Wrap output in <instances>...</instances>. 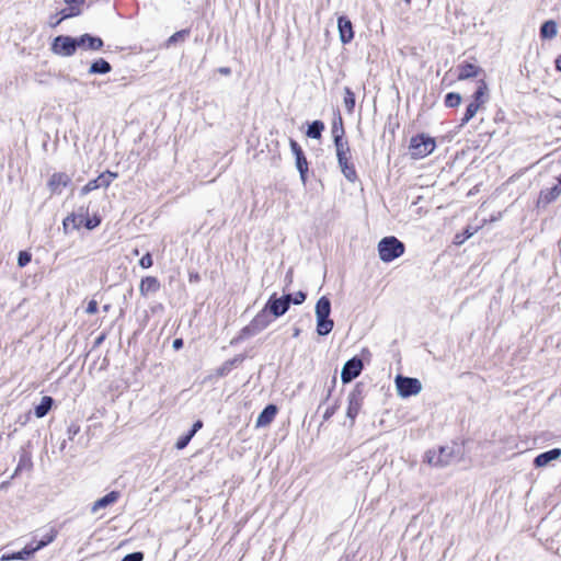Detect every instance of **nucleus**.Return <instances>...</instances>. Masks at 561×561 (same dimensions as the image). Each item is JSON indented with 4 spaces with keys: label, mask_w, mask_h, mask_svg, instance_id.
<instances>
[{
    "label": "nucleus",
    "mask_w": 561,
    "mask_h": 561,
    "mask_svg": "<svg viewBox=\"0 0 561 561\" xmlns=\"http://www.w3.org/2000/svg\"><path fill=\"white\" fill-rule=\"evenodd\" d=\"M363 369V363L358 358H352L347 360L341 373V378L343 382H350L354 378H356Z\"/></svg>",
    "instance_id": "obj_11"
},
{
    "label": "nucleus",
    "mask_w": 561,
    "mask_h": 561,
    "mask_svg": "<svg viewBox=\"0 0 561 561\" xmlns=\"http://www.w3.org/2000/svg\"><path fill=\"white\" fill-rule=\"evenodd\" d=\"M153 264V261H152V257H151V254L150 253H146L139 261V265L142 267V268H149L151 267Z\"/></svg>",
    "instance_id": "obj_39"
},
{
    "label": "nucleus",
    "mask_w": 561,
    "mask_h": 561,
    "mask_svg": "<svg viewBox=\"0 0 561 561\" xmlns=\"http://www.w3.org/2000/svg\"><path fill=\"white\" fill-rule=\"evenodd\" d=\"M489 100V88L484 80H479L478 88L476 92L473 93V101L474 103H478L479 105H483Z\"/></svg>",
    "instance_id": "obj_27"
},
{
    "label": "nucleus",
    "mask_w": 561,
    "mask_h": 561,
    "mask_svg": "<svg viewBox=\"0 0 561 561\" xmlns=\"http://www.w3.org/2000/svg\"><path fill=\"white\" fill-rule=\"evenodd\" d=\"M277 408L274 404H268L265 409L260 413L256 419V427H265L272 423L274 417L276 416Z\"/></svg>",
    "instance_id": "obj_20"
},
{
    "label": "nucleus",
    "mask_w": 561,
    "mask_h": 561,
    "mask_svg": "<svg viewBox=\"0 0 561 561\" xmlns=\"http://www.w3.org/2000/svg\"><path fill=\"white\" fill-rule=\"evenodd\" d=\"M78 47V37L59 35L54 39L50 49L55 55L70 57Z\"/></svg>",
    "instance_id": "obj_4"
},
{
    "label": "nucleus",
    "mask_w": 561,
    "mask_h": 561,
    "mask_svg": "<svg viewBox=\"0 0 561 561\" xmlns=\"http://www.w3.org/2000/svg\"><path fill=\"white\" fill-rule=\"evenodd\" d=\"M473 234V232H471L469 229H466L465 233H463V237H460V236H456V242L457 243H462L466 239L470 238L471 236Z\"/></svg>",
    "instance_id": "obj_47"
},
{
    "label": "nucleus",
    "mask_w": 561,
    "mask_h": 561,
    "mask_svg": "<svg viewBox=\"0 0 561 561\" xmlns=\"http://www.w3.org/2000/svg\"><path fill=\"white\" fill-rule=\"evenodd\" d=\"M68 8L60 11L61 16L55 22L51 23V26L55 27L62 20L77 16L81 13L80 5L84 3L85 0H64Z\"/></svg>",
    "instance_id": "obj_14"
},
{
    "label": "nucleus",
    "mask_w": 561,
    "mask_h": 561,
    "mask_svg": "<svg viewBox=\"0 0 561 561\" xmlns=\"http://www.w3.org/2000/svg\"><path fill=\"white\" fill-rule=\"evenodd\" d=\"M193 436H190V433L186 434L185 436H182L178 439L176 444H175V447L178 449H183L184 447L187 446V444L190 443V440L192 439Z\"/></svg>",
    "instance_id": "obj_41"
},
{
    "label": "nucleus",
    "mask_w": 561,
    "mask_h": 561,
    "mask_svg": "<svg viewBox=\"0 0 561 561\" xmlns=\"http://www.w3.org/2000/svg\"><path fill=\"white\" fill-rule=\"evenodd\" d=\"M404 244L396 237H385L378 243V253L382 262L389 263L404 253Z\"/></svg>",
    "instance_id": "obj_2"
},
{
    "label": "nucleus",
    "mask_w": 561,
    "mask_h": 561,
    "mask_svg": "<svg viewBox=\"0 0 561 561\" xmlns=\"http://www.w3.org/2000/svg\"><path fill=\"white\" fill-rule=\"evenodd\" d=\"M50 20H53V21H50V23H49V24L51 25V23H55L58 19H54V16H50Z\"/></svg>",
    "instance_id": "obj_55"
},
{
    "label": "nucleus",
    "mask_w": 561,
    "mask_h": 561,
    "mask_svg": "<svg viewBox=\"0 0 561 561\" xmlns=\"http://www.w3.org/2000/svg\"><path fill=\"white\" fill-rule=\"evenodd\" d=\"M34 553L33 542L27 543L21 551L3 554L0 561L27 560Z\"/></svg>",
    "instance_id": "obj_26"
},
{
    "label": "nucleus",
    "mask_w": 561,
    "mask_h": 561,
    "mask_svg": "<svg viewBox=\"0 0 561 561\" xmlns=\"http://www.w3.org/2000/svg\"><path fill=\"white\" fill-rule=\"evenodd\" d=\"M174 350H180L183 346L182 339H175L172 344Z\"/></svg>",
    "instance_id": "obj_49"
},
{
    "label": "nucleus",
    "mask_w": 561,
    "mask_h": 561,
    "mask_svg": "<svg viewBox=\"0 0 561 561\" xmlns=\"http://www.w3.org/2000/svg\"><path fill=\"white\" fill-rule=\"evenodd\" d=\"M317 333L319 335H328L334 327L333 320L330 319L331 301L328 297H321L316 304Z\"/></svg>",
    "instance_id": "obj_1"
},
{
    "label": "nucleus",
    "mask_w": 561,
    "mask_h": 561,
    "mask_svg": "<svg viewBox=\"0 0 561 561\" xmlns=\"http://www.w3.org/2000/svg\"><path fill=\"white\" fill-rule=\"evenodd\" d=\"M556 68L561 71V55L556 59Z\"/></svg>",
    "instance_id": "obj_53"
},
{
    "label": "nucleus",
    "mask_w": 561,
    "mask_h": 561,
    "mask_svg": "<svg viewBox=\"0 0 561 561\" xmlns=\"http://www.w3.org/2000/svg\"><path fill=\"white\" fill-rule=\"evenodd\" d=\"M557 33V23L552 20L546 21L540 27V36L545 39H551L556 37Z\"/></svg>",
    "instance_id": "obj_30"
},
{
    "label": "nucleus",
    "mask_w": 561,
    "mask_h": 561,
    "mask_svg": "<svg viewBox=\"0 0 561 561\" xmlns=\"http://www.w3.org/2000/svg\"><path fill=\"white\" fill-rule=\"evenodd\" d=\"M480 107H481V105H479L478 103H474V102H471L470 104H468V106L466 108V113L461 119V126L466 125L471 118H473Z\"/></svg>",
    "instance_id": "obj_33"
},
{
    "label": "nucleus",
    "mask_w": 561,
    "mask_h": 561,
    "mask_svg": "<svg viewBox=\"0 0 561 561\" xmlns=\"http://www.w3.org/2000/svg\"><path fill=\"white\" fill-rule=\"evenodd\" d=\"M32 468V460L28 454L23 453L20 456V460L18 463V467L14 470V473L11 476V479H13L15 476H18L23 469H31Z\"/></svg>",
    "instance_id": "obj_32"
},
{
    "label": "nucleus",
    "mask_w": 561,
    "mask_h": 561,
    "mask_svg": "<svg viewBox=\"0 0 561 561\" xmlns=\"http://www.w3.org/2000/svg\"><path fill=\"white\" fill-rule=\"evenodd\" d=\"M337 28H339L340 38H341L342 43L346 44L353 39V37H354L353 26H352V22L347 18H345V16L339 18Z\"/></svg>",
    "instance_id": "obj_18"
},
{
    "label": "nucleus",
    "mask_w": 561,
    "mask_h": 561,
    "mask_svg": "<svg viewBox=\"0 0 561 561\" xmlns=\"http://www.w3.org/2000/svg\"><path fill=\"white\" fill-rule=\"evenodd\" d=\"M347 401H348V407H347V417H350L352 421L355 420V417L357 416L360 408H362V403H363V398L360 396V391L359 390H353L352 392L348 393V397H347Z\"/></svg>",
    "instance_id": "obj_15"
},
{
    "label": "nucleus",
    "mask_w": 561,
    "mask_h": 561,
    "mask_svg": "<svg viewBox=\"0 0 561 561\" xmlns=\"http://www.w3.org/2000/svg\"><path fill=\"white\" fill-rule=\"evenodd\" d=\"M31 262V254L25 251H21L18 257V264L23 267Z\"/></svg>",
    "instance_id": "obj_38"
},
{
    "label": "nucleus",
    "mask_w": 561,
    "mask_h": 561,
    "mask_svg": "<svg viewBox=\"0 0 561 561\" xmlns=\"http://www.w3.org/2000/svg\"><path fill=\"white\" fill-rule=\"evenodd\" d=\"M54 403V400L51 397L45 396L42 398L41 403L35 407L34 413L36 417L42 419L44 417L49 410L51 409Z\"/></svg>",
    "instance_id": "obj_28"
},
{
    "label": "nucleus",
    "mask_w": 561,
    "mask_h": 561,
    "mask_svg": "<svg viewBox=\"0 0 561 561\" xmlns=\"http://www.w3.org/2000/svg\"><path fill=\"white\" fill-rule=\"evenodd\" d=\"M436 147L434 138L425 135H416L410 141V154L414 159H422L434 151Z\"/></svg>",
    "instance_id": "obj_3"
},
{
    "label": "nucleus",
    "mask_w": 561,
    "mask_h": 561,
    "mask_svg": "<svg viewBox=\"0 0 561 561\" xmlns=\"http://www.w3.org/2000/svg\"><path fill=\"white\" fill-rule=\"evenodd\" d=\"M291 304V295L286 294L282 297H276V294H273L268 301L265 305V310L271 312L275 318L284 316L289 306Z\"/></svg>",
    "instance_id": "obj_7"
},
{
    "label": "nucleus",
    "mask_w": 561,
    "mask_h": 561,
    "mask_svg": "<svg viewBox=\"0 0 561 561\" xmlns=\"http://www.w3.org/2000/svg\"><path fill=\"white\" fill-rule=\"evenodd\" d=\"M186 34V31H180V32H176L174 33L170 38H169V43H175L176 41H179L180 38H183Z\"/></svg>",
    "instance_id": "obj_46"
},
{
    "label": "nucleus",
    "mask_w": 561,
    "mask_h": 561,
    "mask_svg": "<svg viewBox=\"0 0 561 561\" xmlns=\"http://www.w3.org/2000/svg\"><path fill=\"white\" fill-rule=\"evenodd\" d=\"M50 20H53V21H50V23H49V24L51 25V23H55L58 19H54V16H50Z\"/></svg>",
    "instance_id": "obj_56"
},
{
    "label": "nucleus",
    "mask_w": 561,
    "mask_h": 561,
    "mask_svg": "<svg viewBox=\"0 0 561 561\" xmlns=\"http://www.w3.org/2000/svg\"><path fill=\"white\" fill-rule=\"evenodd\" d=\"M160 289V283L154 276H147L141 279L139 291L142 296H148L150 294H154Z\"/></svg>",
    "instance_id": "obj_21"
},
{
    "label": "nucleus",
    "mask_w": 561,
    "mask_h": 561,
    "mask_svg": "<svg viewBox=\"0 0 561 561\" xmlns=\"http://www.w3.org/2000/svg\"><path fill=\"white\" fill-rule=\"evenodd\" d=\"M560 456H561V449L560 448H553V449H551L549 451H546V453H542V454L538 455L535 458V460H534V465L537 468L546 467L552 460L559 459Z\"/></svg>",
    "instance_id": "obj_22"
},
{
    "label": "nucleus",
    "mask_w": 561,
    "mask_h": 561,
    "mask_svg": "<svg viewBox=\"0 0 561 561\" xmlns=\"http://www.w3.org/2000/svg\"><path fill=\"white\" fill-rule=\"evenodd\" d=\"M270 323L271 319L267 316V310H265L264 308L253 318L249 325L242 329V335L250 336L257 334L259 332L267 328Z\"/></svg>",
    "instance_id": "obj_8"
},
{
    "label": "nucleus",
    "mask_w": 561,
    "mask_h": 561,
    "mask_svg": "<svg viewBox=\"0 0 561 561\" xmlns=\"http://www.w3.org/2000/svg\"><path fill=\"white\" fill-rule=\"evenodd\" d=\"M219 72L225 76H228V75H230L231 71H230V68L221 67V68H219Z\"/></svg>",
    "instance_id": "obj_51"
},
{
    "label": "nucleus",
    "mask_w": 561,
    "mask_h": 561,
    "mask_svg": "<svg viewBox=\"0 0 561 561\" xmlns=\"http://www.w3.org/2000/svg\"><path fill=\"white\" fill-rule=\"evenodd\" d=\"M203 427V422L202 421H196L194 424H193V427L192 430L188 432L190 433V436H194L196 434V432L198 430H201Z\"/></svg>",
    "instance_id": "obj_48"
},
{
    "label": "nucleus",
    "mask_w": 561,
    "mask_h": 561,
    "mask_svg": "<svg viewBox=\"0 0 561 561\" xmlns=\"http://www.w3.org/2000/svg\"><path fill=\"white\" fill-rule=\"evenodd\" d=\"M324 129V124L320 121L311 123L307 130V136L313 139H319Z\"/></svg>",
    "instance_id": "obj_31"
},
{
    "label": "nucleus",
    "mask_w": 561,
    "mask_h": 561,
    "mask_svg": "<svg viewBox=\"0 0 561 561\" xmlns=\"http://www.w3.org/2000/svg\"><path fill=\"white\" fill-rule=\"evenodd\" d=\"M121 496V493L118 491H111L105 496L96 500L93 505L91 506V513L95 514L100 510H103L110 505L115 504Z\"/></svg>",
    "instance_id": "obj_17"
},
{
    "label": "nucleus",
    "mask_w": 561,
    "mask_h": 561,
    "mask_svg": "<svg viewBox=\"0 0 561 561\" xmlns=\"http://www.w3.org/2000/svg\"><path fill=\"white\" fill-rule=\"evenodd\" d=\"M58 535V531L55 527H49L45 534H43L41 536V539L35 541V540H32L31 542H33V549H34V553L41 549H43L44 547L48 546L49 543H51L56 537Z\"/></svg>",
    "instance_id": "obj_23"
},
{
    "label": "nucleus",
    "mask_w": 561,
    "mask_h": 561,
    "mask_svg": "<svg viewBox=\"0 0 561 561\" xmlns=\"http://www.w3.org/2000/svg\"><path fill=\"white\" fill-rule=\"evenodd\" d=\"M87 313L89 314H94L98 312V302L95 300H91L89 301L88 306H87V309H85Z\"/></svg>",
    "instance_id": "obj_44"
},
{
    "label": "nucleus",
    "mask_w": 561,
    "mask_h": 561,
    "mask_svg": "<svg viewBox=\"0 0 561 561\" xmlns=\"http://www.w3.org/2000/svg\"><path fill=\"white\" fill-rule=\"evenodd\" d=\"M70 181V176L64 172L54 173L48 180V187L53 194H60Z\"/></svg>",
    "instance_id": "obj_12"
},
{
    "label": "nucleus",
    "mask_w": 561,
    "mask_h": 561,
    "mask_svg": "<svg viewBox=\"0 0 561 561\" xmlns=\"http://www.w3.org/2000/svg\"><path fill=\"white\" fill-rule=\"evenodd\" d=\"M286 280H287V283L293 282V270L291 268L286 274Z\"/></svg>",
    "instance_id": "obj_52"
},
{
    "label": "nucleus",
    "mask_w": 561,
    "mask_h": 561,
    "mask_svg": "<svg viewBox=\"0 0 561 561\" xmlns=\"http://www.w3.org/2000/svg\"><path fill=\"white\" fill-rule=\"evenodd\" d=\"M100 224V219L98 218H93V219H87L85 222H84V226L91 230L93 228H95L96 226H99Z\"/></svg>",
    "instance_id": "obj_45"
},
{
    "label": "nucleus",
    "mask_w": 561,
    "mask_h": 561,
    "mask_svg": "<svg viewBox=\"0 0 561 561\" xmlns=\"http://www.w3.org/2000/svg\"><path fill=\"white\" fill-rule=\"evenodd\" d=\"M83 217L82 216H78V215H75V214H71L69 216H67L64 220V228L67 229L70 225L72 226V228H79L82 224H83Z\"/></svg>",
    "instance_id": "obj_34"
},
{
    "label": "nucleus",
    "mask_w": 561,
    "mask_h": 561,
    "mask_svg": "<svg viewBox=\"0 0 561 561\" xmlns=\"http://www.w3.org/2000/svg\"><path fill=\"white\" fill-rule=\"evenodd\" d=\"M480 72H482V69L473 64L465 62L458 66L459 80L477 77Z\"/></svg>",
    "instance_id": "obj_25"
},
{
    "label": "nucleus",
    "mask_w": 561,
    "mask_h": 561,
    "mask_svg": "<svg viewBox=\"0 0 561 561\" xmlns=\"http://www.w3.org/2000/svg\"><path fill=\"white\" fill-rule=\"evenodd\" d=\"M238 362L237 358L234 359H231V360H227L218 369H217V375L222 377V376H226L227 374L230 373V370L232 369L233 365Z\"/></svg>",
    "instance_id": "obj_37"
},
{
    "label": "nucleus",
    "mask_w": 561,
    "mask_h": 561,
    "mask_svg": "<svg viewBox=\"0 0 561 561\" xmlns=\"http://www.w3.org/2000/svg\"><path fill=\"white\" fill-rule=\"evenodd\" d=\"M116 176H117L116 173H112L110 171L104 172V173L100 174L96 179L89 181L81 188V194L82 195H87L90 192H92L94 190H98L100 187L106 188V187L110 186V184L112 183L113 179H115Z\"/></svg>",
    "instance_id": "obj_10"
},
{
    "label": "nucleus",
    "mask_w": 561,
    "mask_h": 561,
    "mask_svg": "<svg viewBox=\"0 0 561 561\" xmlns=\"http://www.w3.org/2000/svg\"><path fill=\"white\" fill-rule=\"evenodd\" d=\"M306 293L304 291H297L295 296L291 295V304L294 305H301L306 300Z\"/></svg>",
    "instance_id": "obj_40"
},
{
    "label": "nucleus",
    "mask_w": 561,
    "mask_h": 561,
    "mask_svg": "<svg viewBox=\"0 0 561 561\" xmlns=\"http://www.w3.org/2000/svg\"><path fill=\"white\" fill-rule=\"evenodd\" d=\"M111 70H112V67H111L110 62L106 61L103 58H99L98 60H95L94 62L91 64L90 69H89V73H91V75H96V73L105 75V73H108Z\"/></svg>",
    "instance_id": "obj_29"
},
{
    "label": "nucleus",
    "mask_w": 561,
    "mask_h": 561,
    "mask_svg": "<svg viewBox=\"0 0 561 561\" xmlns=\"http://www.w3.org/2000/svg\"><path fill=\"white\" fill-rule=\"evenodd\" d=\"M299 334H300V329H299V328H295V329H294L293 336H294V337H297V336H299Z\"/></svg>",
    "instance_id": "obj_54"
},
{
    "label": "nucleus",
    "mask_w": 561,
    "mask_h": 561,
    "mask_svg": "<svg viewBox=\"0 0 561 561\" xmlns=\"http://www.w3.org/2000/svg\"><path fill=\"white\" fill-rule=\"evenodd\" d=\"M332 133L334 135V145L336 150V157L341 154H348L351 153V149L348 146V142L343 139V128H341L340 133L337 127L334 125L332 128Z\"/></svg>",
    "instance_id": "obj_19"
},
{
    "label": "nucleus",
    "mask_w": 561,
    "mask_h": 561,
    "mask_svg": "<svg viewBox=\"0 0 561 561\" xmlns=\"http://www.w3.org/2000/svg\"><path fill=\"white\" fill-rule=\"evenodd\" d=\"M396 387L398 394L402 398L416 396L422 390V383L419 379L403 377L401 375L396 377Z\"/></svg>",
    "instance_id": "obj_6"
},
{
    "label": "nucleus",
    "mask_w": 561,
    "mask_h": 561,
    "mask_svg": "<svg viewBox=\"0 0 561 561\" xmlns=\"http://www.w3.org/2000/svg\"><path fill=\"white\" fill-rule=\"evenodd\" d=\"M453 460V449L449 447H439L438 450H427L424 456V462L431 467L443 468Z\"/></svg>",
    "instance_id": "obj_5"
},
{
    "label": "nucleus",
    "mask_w": 561,
    "mask_h": 561,
    "mask_svg": "<svg viewBox=\"0 0 561 561\" xmlns=\"http://www.w3.org/2000/svg\"><path fill=\"white\" fill-rule=\"evenodd\" d=\"M337 409H339V405L336 403L331 407H328L322 416L323 421L330 420L334 415V413L336 412Z\"/></svg>",
    "instance_id": "obj_42"
},
{
    "label": "nucleus",
    "mask_w": 561,
    "mask_h": 561,
    "mask_svg": "<svg viewBox=\"0 0 561 561\" xmlns=\"http://www.w3.org/2000/svg\"><path fill=\"white\" fill-rule=\"evenodd\" d=\"M461 103V96L458 93L450 92L445 98V104L448 107H456Z\"/></svg>",
    "instance_id": "obj_36"
},
{
    "label": "nucleus",
    "mask_w": 561,
    "mask_h": 561,
    "mask_svg": "<svg viewBox=\"0 0 561 561\" xmlns=\"http://www.w3.org/2000/svg\"><path fill=\"white\" fill-rule=\"evenodd\" d=\"M337 162L343 175L352 183L357 180L354 164L351 162V153L337 156Z\"/></svg>",
    "instance_id": "obj_13"
},
{
    "label": "nucleus",
    "mask_w": 561,
    "mask_h": 561,
    "mask_svg": "<svg viewBox=\"0 0 561 561\" xmlns=\"http://www.w3.org/2000/svg\"><path fill=\"white\" fill-rule=\"evenodd\" d=\"M407 3H410L411 0H404Z\"/></svg>",
    "instance_id": "obj_58"
},
{
    "label": "nucleus",
    "mask_w": 561,
    "mask_h": 561,
    "mask_svg": "<svg viewBox=\"0 0 561 561\" xmlns=\"http://www.w3.org/2000/svg\"><path fill=\"white\" fill-rule=\"evenodd\" d=\"M344 105L348 113H352L355 106V94L347 87L344 89Z\"/></svg>",
    "instance_id": "obj_35"
},
{
    "label": "nucleus",
    "mask_w": 561,
    "mask_h": 561,
    "mask_svg": "<svg viewBox=\"0 0 561 561\" xmlns=\"http://www.w3.org/2000/svg\"><path fill=\"white\" fill-rule=\"evenodd\" d=\"M144 554L141 552H133L123 558L122 561H142Z\"/></svg>",
    "instance_id": "obj_43"
},
{
    "label": "nucleus",
    "mask_w": 561,
    "mask_h": 561,
    "mask_svg": "<svg viewBox=\"0 0 561 561\" xmlns=\"http://www.w3.org/2000/svg\"><path fill=\"white\" fill-rule=\"evenodd\" d=\"M561 194V175L558 178L557 183L547 190H542L540 192L539 198H538V205H547L551 202L556 201L559 195Z\"/></svg>",
    "instance_id": "obj_16"
},
{
    "label": "nucleus",
    "mask_w": 561,
    "mask_h": 561,
    "mask_svg": "<svg viewBox=\"0 0 561 561\" xmlns=\"http://www.w3.org/2000/svg\"><path fill=\"white\" fill-rule=\"evenodd\" d=\"M289 145H290L291 152L295 156L296 168L299 171L300 180H301L302 184H306L307 172H308L307 158L305 157V153L297 141H295L294 139H290Z\"/></svg>",
    "instance_id": "obj_9"
},
{
    "label": "nucleus",
    "mask_w": 561,
    "mask_h": 561,
    "mask_svg": "<svg viewBox=\"0 0 561 561\" xmlns=\"http://www.w3.org/2000/svg\"><path fill=\"white\" fill-rule=\"evenodd\" d=\"M108 308H110V306H107V305H106V306H104V310H105V311H107V310H108Z\"/></svg>",
    "instance_id": "obj_57"
},
{
    "label": "nucleus",
    "mask_w": 561,
    "mask_h": 561,
    "mask_svg": "<svg viewBox=\"0 0 561 561\" xmlns=\"http://www.w3.org/2000/svg\"><path fill=\"white\" fill-rule=\"evenodd\" d=\"M79 47H83L91 50H99L103 47V41L100 37L91 36L90 34H83L78 37Z\"/></svg>",
    "instance_id": "obj_24"
},
{
    "label": "nucleus",
    "mask_w": 561,
    "mask_h": 561,
    "mask_svg": "<svg viewBox=\"0 0 561 561\" xmlns=\"http://www.w3.org/2000/svg\"><path fill=\"white\" fill-rule=\"evenodd\" d=\"M68 432H69L70 438H72L79 432V427L70 426Z\"/></svg>",
    "instance_id": "obj_50"
}]
</instances>
